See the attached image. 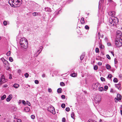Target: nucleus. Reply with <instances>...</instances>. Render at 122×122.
<instances>
[{
  "instance_id": "f257e3e1",
  "label": "nucleus",
  "mask_w": 122,
  "mask_h": 122,
  "mask_svg": "<svg viewBox=\"0 0 122 122\" xmlns=\"http://www.w3.org/2000/svg\"><path fill=\"white\" fill-rule=\"evenodd\" d=\"M21 0H9V3L10 5L13 7L19 6L22 3Z\"/></svg>"
},
{
  "instance_id": "f03ea898",
  "label": "nucleus",
  "mask_w": 122,
  "mask_h": 122,
  "mask_svg": "<svg viewBox=\"0 0 122 122\" xmlns=\"http://www.w3.org/2000/svg\"><path fill=\"white\" fill-rule=\"evenodd\" d=\"M118 18L116 17L111 16L109 19V22L111 26L114 25L118 23Z\"/></svg>"
},
{
  "instance_id": "7ed1b4c3",
  "label": "nucleus",
  "mask_w": 122,
  "mask_h": 122,
  "mask_svg": "<svg viewBox=\"0 0 122 122\" xmlns=\"http://www.w3.org/2000/svg\"><path fill=\"white\" fill-rule=\"evenodd\" d=\"M20 43L21 46L24 48H27L28 46V42L27 40L24 38H21L20 39Z\"/></svg>"
},
{
  "instance_id": "20e7f679",
  "label": "nucleus",
  "mask_w": 122,
  "mask_h": 122,
  "mask_svg": "<svg viewBox=\"0 0 122 122\" xmlns=\"http://www.w3.org/2000/svg\"><path fill=\"white\" fill-rule=\"evenodd\" d=\"M115 44L117 47H121L122 45V40L121 38L116 39L115 41Z\"/></svg>"
},
{
  "instance_id": "39448f33",
  "label": "nucleus",
  "mask_w": 122,
  "mask_h": 122,
  "mask_svg": "<svg viewBox=\"0 0 122 122\" xmlns=\"http://www.w3.org/2000/svg\"><path fill=\"white\" fill-rule=\"evenodd\" d=\"M47 110L48 111L53 114H54L55 113V109L52 106L49 107L47 109Z\"/></svg>"
},
{
  "instance_id": "423d86ee",
  "label": "nucleus",
  "mask_w": 122,
  "mask_h": 122,
  "mask_svg": "<svg viewBox=\"0 0 122 122\" xmlns=\"http://www.w3.org/2000/svg\"><path fill=\"white\" fill-rule=\"evenodd\" d=\"M100 86V84L98 82L93 84L92 86V87L93 89L96 90Z\"/></svg>"
},
{
  "instance_id": "0eeeda50",
  "label": "nucleus",
  "mask_w": 122,
  "mask_h": 122,
  "mask_svg": "<svg viewBox=\"0 0 122 122\" xmlns=\"http://www.w3.org/2000/svg\"><path fill=\"white\" fill-rule=\"evenodd\" d=\"M122 34L121 31L120 30H118L117 32L116 36L118 38H121V37Z\"/></svg>"
},
{
  "instance_id": "6e6552de",
  "label": "nucleus",
  "mask_w": 122,
  "mask_h": 122,
  "mask_svg": "<svg viewBox=\"0 0 122 122\" xmlns=\"http://www.w3.org/2000/svg\"><path fill=\"white\" fill-rule=\"evenodd\" d=\"M117 98H115V99H116L115 102H117V101L116 100L118 101V100H121L122 99V96L119 94H118L117 95Z\"/></svg>"
},
{
  "instance_id": "1a4fd4ad",
  "label": "nucleus",
  "mask_w": 122,
  "mask_h": 122,
  "mask_svg": "<svg viewBox=\"0 0 122 122\" xmlns=\"http://www.w3.org/2000/svg\"><path fill=\"white\" fill-rule=\"evenodd\" d=\"M115 11H109L108 12V15L110 16H114L116 14Z\"/></svg>"
},
{
  "instance_id": "9d476101",
  "label": "nucleus",
  "mask_w": 122,
  "mask_h": 122,
  "mask_svg": "<svg viewBox=\"0 0 122 122\" xmlns=\"http://www.w3.org/2000/svg\"><path fill=\"white\" fill-rule=\"evenodd\" d=\"M12 95H10L7 98L6 100L7 102H9L12 99Z\"/></svg>"
},
{
  "instance_id": "9b49d317",
  "label": "nucleus",
  "mask_w": 122,
  "mask_h": 122,
  "mask_svg": "<svg viewBox=\"0 0 122 122\" xmlns=\"http://www.w3.org/2000/svg\"><path fill=\"white\" fill-rule=\"evenodd\" d=\"M115 86L116 87H117L118 89L119 90H121V88H120L121 86V85L120 83H119L117 84H115Z\"/></svg>"
},
{
  "instance_id": "f8f14e48",
  "label": "nucleus",
  "mask_w": 122,
  "mask_h": 122,
  "mask_svg": "<svg viewBox=\"0 0 122 122\" xmlns=\"http://www.w3.org/2000/svg\"><path fill=\"white\" fill-rule=\"evenodd\" d=\"M7 81V79H5V78H4L2 80V81H0V85H1L2 83H5Z\"/></svg>"
},
{
  "instance_id": "ddd939ff",
  "label": "nucleus",
  "mask_w": 122,
  "mask_h": 122,
  "mask_svg": "<svg viewBox=\"0 0 122 122\" xmlns=\"http://www.w3.org/2000/svg\"><path fill=\"white\" fill-rule=\"evenodd\" d=\"M19 86V85L16 83H15L13 85V86L16 88H18Z\"/></svg>"
},
{
  "instance_id": "4468645a",
  "label": "nucleus",
  "mask_w": 122,
  "mask_h": 122,
  "mask_svg": "<svg viewBox=\"0 0 122 122\" xmlns=\"http://www.w3.org/2000/svg\"><path fill=\"white\" fill-rule=\"evenodd\" d=\"M43 48V47L42 46H41L39 48V49L38 50L37 52H38L40 51V52H41L42 50V49Z\"/></svg>"
},
{
  "instance_id": "2eb2a0df",
  "label": "nucleus",
  "mask_w": 122,
  "mask_h": 122,
  "mask_svg": "<svg viewBox=\"0 0 122 122\" xmlns=\"http://www.w3.org/2000/svg\"><path fill=\"white\" fill-rule=\"evenodd\" d=\"M81 23L82 24H83L84 23V18H82L81 19Z\"/></svg>"
},
{
  "instance_id": "dca6fc26",
  "label": "nucleus",
  "mask_w": 122,
  "mask_h": 122,
  "mask_svg": "<svg viewBox=\"0 0 122 122\" xmlns=\"http://www.w3.org/2000/svg\"><path fill=\"white\" fill-rule=\"evenodd\" d=\"M2 59H4V63L6 65L9 64L8 62L6 60H5L4 58H2Z\"/></svg>"
},
{
  "instance_id": "f3484780",
  "label": "nucleus",
  "mask_w": 122,
  "mask_h": 122,
  "mask_svg": "<svg viewBox=\"0 0 122 122\" xmlns=\"http://www.w3.org/2000/svg\"><path fill=\"white\" fill-rule=\"evenodd\" d=\"M99 47L101 49H103L104 48V46L102 45V44H99Z\"/></svg>"
},
{
  "instance_id": "a211bd4d",
  "label": "nucleus",
  "mask_w": 122,
  "mask_h": 122,
  "mask_svg": "<svg viewBox=\"0 0 122 122\" xmlns=\"http://www.w3.org/2000/svg\"><path fill=\"white\" fill-rule=\"evenodd\" d=\"M24 110L26 112H29L30 111V108L28 107H25V108Z\"/></svg>"
},
{
  "instance_id": "6ab92c4d",
  "label": "nucleus",
  "mask_w": 122,
  "mask_h": 122,
  "mask_svg": "<svg viewBox=\"0 0 122 122\" xmlns=\"http://www.w3.org/2000/svg\"><path fill=\"white\" fill-rule=\"evenodd\" d=\"M6 97V96L5 95H4L1 97V99L2 100H4Z\"/></svg>"
},
{
  "instance_id": "aec40b11",
  "label": "nucleus",
  "mask_w": 122,
  "mask_h": 122,
  "mask_svg": "<svg viewBox=\"0 0 122 122\" xmlns=\"http://www.w3.org/2000/svg\"><path fill=\"white\" fill-rule=\"evenodd\" d=\"M6 66H5L6 67V69L7 70H8L9 69H10V67H9V64H7V65H6Z\"/></svg>"
},
{
  "instance_id": "412c9836",
  "label": "nucleus",
  "mask_w": 122,
  "mask_h": 122,
  "mask_svg": "<svg viewBox=\"0 0 122 122\" xmlns=\"http://www.w3.org/2000/svg\"><path fill=\"white\" fill-rule=\"evenodd\" d=\"M85 55L82 54L81 55L80 57V59L81 61L84 58V57L85 56Z\"/></svg>"
},
{
  "instance_id": "4be33fe9",
  "label": "nucleus",
  "mask_w": 122,
  "mask_h": 122,
  "mask_svg": "<svg viewBox=\"0 0 122 122\" xmlns=\"http://www.w3.org/2000/svg\"><path fill=\"white\" fill-rule=\"evenodd\" d=\"M76 74L75 73H74L71 74V76L72 77H75V76H76Z\"/></svg>"
},
{
  "instance_id": "5701e85b",
  "label": "nucleus",
  "mask_w": 122,
  "mask_h": 122,
  "mask_svg": "<svg viewBox=\"0 0 122 122\" xmlns=\"http://www.w3.org/2000/svg\"><path fill=\"white\" fill-rule=\"evenodd\" d=\"M62 89L61 88H58L57 90V92L58 93H61V90Z\"/></svg>"
},
{
  "instance_id": "b1692460",
  "label": "nucleus",
  "mask_w": 122,
  "mask_h": 122,
  "mask_svg": "<svg viewBox=\"0 0 122 122\" xmlns=\"http://www.w3.org/2000/svg\"><path fill=\"white\" fill-rule=\"evenodd\" d=\"M118 80L116 78H115L113 80V81L114 82H118Z\"/></svg>"
},
{
  "instance_id": "393cba45",
  "label": "nucleus",
  "mask_w": 122,
  "mask_h": 122,
  "mask_svg": "<svg viewBox=\"0 0 122 122\" xmlns=\"http://www.w3.org/2000/svg\"><path fill=\"white\" fill-rule=\"evenodd\" d=\"M32 14L34 16H37L38 15V13L37 12H34Z\"/></svg>"
},
{
  "instance_id": "a878e982",
  "label": "nucleus",
  "mask_w": 122,
  "mask_h": 122,
  "mask_svg": "<svg viewBox=\"0 0 122 122\" xmlns=\"http://www.w3.org/2000/svg\"><path fill=\"white\" fill-rule=\"evenodd\" d=\"M4 78H5L4 76L2 75L0 77V81H2V80Z\"/></svg>"
},
{
  "instance_id": "bb28decb",
  "label": "nucleus",
  "mask_w": 122,
  "mask_h": 122,
  "mask_svg": "<svg viewBox=\"0 0 122 122\" xmlns=\"http://www.w3.org/2000/svg\"><path fill=\"white\" fill-rule=\"evenodd\" d=\"M111 67L109 65H107L106 66V68L107 69H109Z\"/></svg>"
},
{
  "instance_id": "cd10ccee",
  "label": "nucleus",
  "mask_w": 122,
  "mask_h": 122,
  "mask_svg": "<svg viewBox=\"0 0 122 122\" xmlns=\"http://www.w3.org/2000/svg\"><path fill=\"white\" fill-rule=\"evenodd\" d=\"M104 90V89L102 87H100L99 89V91L101 92H102V91H103Z\"/></svg>"
},
{
  "instance_id": "c85d7f7f",
  "label": "nucleus",
  "mask_w": 122,
  "mask_h": 122,
  "mask_svg": "<svg viewBox=\"0 0 122 122\" xmlns=\"http://www.w3.org/2000/svg\"><path fill=\"white\" fill-rule=\"evenodd\" d=\"M114 62L115 64L116 65L118 63V61L117 59L115 58Z\"/></svg>"
},
{
  "instance_id": "c756f323",
  "label": "nucleus",
  "mask_w": 122,
  "mask_h": 122,
  "mask_svg": "<svg viewBox=\"0 0 122 122\" xmlns=\"http://www.w3.org/2000/svg\"><path fill=\"white\" fill-rule=\"evenodd\" d=\"M98 69V66L97 65H95L94 67V69L95 70H97Z\"/></svg>"
},
{
  "instance_id": "7c9ffc66",
  "label": "nucleus",
  "mask_w": 122,
  "mask_h": 122,
  "mask_svg": "<svg viewBox=\"0 0 122 122\" xmlns=\"http://www.w3.org/2000/svg\"><path fill=\"white\" fill-rule=\"evenodd\" d=\"M61 107L63 108H64L65 107V105L64 103L62 104L61 105Z\"/></svg>"
},
{
  "instance_id": "2f4dec72",
  "label": "nucleus",
  "mask_w": 122,
  "mask_h": 122,
  "mask_svg": "<svg viewBox=\"0 0 122 122\" xmlns=\"http://www.w3.org/2000/svg\"><path fill=\"white\" fill-rule=\"evenodd\" d=\"M95 51L96 52V53H98L99 52V50L98 48H96V49Z\"/></svg>"
},
{
  "instance_id": "473e14b6",
  "label": "nucleus",
  "mask_w": 122,
  "mask_h": 122,
  "mask_svg": "<svg viewBox=\"0 0 122 122\" xmlns=\"http://www.w3.org/2000/svg\"><path fill=\"white\" fill-rule=\"evenodd\" d=\"M101 99V98L100 97L99 98V99L98 100L97 99V98H96V101H97V102H99Z\"/></svg>"
},
{
  "instance_id": "72a5a7b5",
  "label": "nucleus",
  "mask_w": 122,
  "mask_h": 122,
  "mask_svg": "<svg viewBox=\"0 0 122 122\" xmlns=\"http://www.w3.org/2000/svg\"><path fill=\"white\" fill-rule=\"evenodd\" d=\"M108 88V86H105L104 87V90L105 91H106Z\"/></svg>"
},
{
  "instance_id": "f704fd0d",
  "label": "nucleus",
  "mask_w": 122,
  "mask_h": 122,
  "mask_svg": "<svg viewBox=\"0 0 122 122\" xmlns=\"http://www.w3.org/2000/svg\"><path fill=\"white\" fill-rule=\"evenodd\" d=\"M10 55V51H8L6 54V55L7 56H9Z\"/></svg>"
},
{
  "instance_id": "c9c22d12",
  "label": "nucleus",
  "mask_w": 122,
  "mask_h": 122,
  "mask_svg": "<svg viewBox=\"0 0 122 122\" xmlns=\"http://www.w3.org/2000/svg\"><path fill=\"white\" fill-rule=\"evenodd\" d=\"M101 80L102 81H104L105 80V79L103 77H101Z\"/></svg>"
},
{
  "instance_id": "e433bc0d",
  "label": "nucleus",
  "mask_w": 122,
  "mask_h": 122,
  "mask_svg": "<svg viewBox=\"0 0 122 122\" xmlns=\"http://www.w3.org/2000/svg\"><path fill=\"white\" fill-rule=\"evenodd\" d=\"M85 28L86 30H88L89 29V27L88 25H86L85 26Z\"/></svg>"
},
{
  "instance_id": "4c0bfd02",
  "label": "nucleus",
  "mask_w": 122,
  "mask_h": 122,
  "mask_svg": "<svg viewBox=\"0 0 122 122\" xmlns=\"http://www.w3.org/2000/svg\"><path fill=\"white\" fill-rule=\"evenodd\" d=\"M60 85L61 86H63L65 85V84L63 82H61L60 83Z\"/></svg>"
},
{
  "instance_id": "58836bf2",
  "label": "nucleus",
  "mask_w": 122,
  "mask_h": 122,
  "mask_svg": "<svg viewBox=\"0 0 122 122\" xmlns=\"http://www.w3.org/2000/svg\"><path fill=\"white\" fill-rule=\"evenodd\" d=\"M71 117L73 118H74V114L73 112L71 114Z\"/></svg>"
},
{
  "instance_id": "ea45409f",
  "label": "nucleus",
  "mask_w": 122,
  "mask_h": 122,
  "mask_svg": "<svg viewBox=\"0 0 122 122\" xmlns=\"http://www.w3.org/2000/svg\"><path fill=\"white\" fill-rule=\"evenodd\" d=\"M29 76V74L27 73H26L25 74V77L27 78Z\"/></svg>"
},
{
  "instance_id": "a19ab883",
  "label": "nucleus",
  "mask_w": 122,
  "mask_h": 122,
  "mask_svg": "<svg viewBox=\"0 0 122 122\" xmlns=\"http://www.w3.org/2000/svg\"><path fill=\"white\" fill-rule=\"evenodd\" d=\"M70 109L69 107H66V110L67 112H69L70 111Z\"/></svg>"
},
{
  "instance_id": "79ce46f5",
  "label": "nucleus",
  "mask_w": 122,
  "mask_h": 122,
  "mask_svg": "<svg viewBox=\"0 0 122 122\" xmlns=\"http://www.w3.org/2000/svg\"><path fill=\"white\" fill-rule=\"evenodd\" d=\"M9 60L11 62H12L13 61V59L12 57H10L9 58Z\"/></svg>"
},
{
  "instance_id": "37998d69",
  "label": "nucleus",
  "mask_w": 122,
  "mask_h": 122,
  "mask_svg": "<svg viewBox=\"0 0 122 122\" xmlns=\"http://www.w3.org/2000/svg\"><path fill=\"white\" fill-rule=\"evenodd\" d=\"M3 24L4 25H7V21H4L3 22Z\"/></svg>"
},
{
  "instance_id": "c03bdc74",
  "label": "nucleus",
  "mask_w": 122,
  "mask_h": 122,
  "mask_svg": "<svg viewBox=\"0 0 122 122\" xmlns=\"http://www.w3.org/2000/svg\"><path fill=\"white\" fill-rule=\"evenodd\" d=\"M37 52L36 53H35L34 54V56H37L40 54V52H39L38 53Z\"/></svg>"
},
{
  "instance_id": "a18cd8bd",
  "label": "nucleus",
  "mask_w": 122,
  "mask_h": 122,
  "mask_svg": "<svg viewBox=\"0 0 122 122\" xmlns=\"http://www.w3.org/2000/svg\"><path fill=\"white\" fill-rule=\"evenodd\" d=\"M62 122H65L66 121V119L65 117H63L62 119Z\"/></svg>"
},
{
  "instance_id": "49530a36",
  "label": "nucleus",
  "mask_w": 122,
  "mask_h": 122,
  "mask_svg": "<svg viewBox=\"0 0 122 122\" xmlns=\"http://www.w3.org/2000/svg\"><path fill=\"white\" fill-rule=\"evenodd\" d=\"M35 83L36 84H38L39 83V82L38 80H36L35 81Z\"/></svg>"
},
{
  "instance_id": "de8ad7c7",
  "label": "nucleus",
  "mask_w": 122,
  "mask_h": 122,
  "mask_svg": "<svg viewBox=\"0 0 122 122\" xmlns=\"http://www.w3.org/2000/svg\"><path fill=\"white\" fill-rule=\"evenodd\" d=\"M31 118L32 119H34L35 118V116L33 115H31Z\"/></svg>"
},
{
  "instance_id": "09e8293b",
  "label": "nucleus",
  "mask_w": 122,
  "mask_h": 122,
  "mask_svg": "<svg viewBox=\"0 0 122 122\" xmlns=\"http://www.w3.org/2000/svg\"><path fill=\"white\" fill-rule=\"evenodd\" d=\"M112 77V76L111 74L109 75L107 77H108L110 78H111Z\"/></svg>"
},
{
  "instance_id": "8fccbe9b",
  "label": "nucleus",
  "mask_w": 122,
  "mask_h": 122,
  "mask_svg": "<svg viewBox=\"0 0 122 122\" xmlns=\"http://www.w3.org/2000/svg\"><path fill=\"white\" fill-rule=\"evenodd\" d=\"M107 58L109 59H111V58L110 56L108 55H107Z\"/></svg>"
},
{
  "instance_id": "3c124183",
  "label": "nucleus",
  "mask_w": 122,
  "mask_h": 122,
  "mask_svg": "<svg viewBox=\"0 0 122 122\" xmlns=\"http://www.w3.org/2000/svg\"><path fill=\"white\" fill-rule=\"evenodd\" d=\"M98 38L99 39H100V33L99 32H98Z\"/></svg>"
},
{
  "instance_id": "603ef678",
  "label": "nucleus",
  "mask_w": 122,
  "mask_h": 122,
  "mask_svg": "<svg viewBox=\"0 0 122 122\" xmlns=\"http://www.w3.org/2000/svg\"><path fill=\"white\" fill-rule=\"evenodd\" d=\"M22 121L21 119H18L17 120V122H22Z\"/></svg>"
},
{
  "instance_id": "864d4df0",
  "label": "nucleus",
  "mask_w": 122,
  "mask_h": 122,
  "mask_svg": "<svg viewBox=\"0 0 122 122\" xmlns=\"http://www.w3.org/2000/svg\"><path fill=\"white\" fill-rule=\"evenodd\" d=\"M61 97L63 99H64L65 98V96L64 95H62L61 96Z\"/></svg>"
},
{
  "instance_id": "5fc2aeb1",
  "label": "nucleus",
  "mask_w": 122,
  "mask_h": 122,
  "mask_svg": "<svg viewBox=\"0 0 122 122\" xmlns=\"http://www.w3.org/2000/svg\"><path fill=\"white\" fill-rule=\"evenodd\" d=\"M48 91L49 92H51V88H49L48 89Z\"/></svg>"
},
{
  "instance_id": "6e6d98bb",
  "label": "nucleus",
  "mask_w": 122,
  "mask_h": 122,
  "mask_svg": "<svg viewBox=\"0 0 122 122\" xmlns=\"http://www.w3.org/2000/svg\"><path fill=\"white\" fill-rule=\"evenodd\" d=\"M22 102L23 104H25L26 103L25 102L24 100H23L22 101Z\"/></svg>"
},
{
  "instance_id": "4d7b16f0",
  "label": "nucleus",
  "mask_w": 122,
  "mask_h": 122,
  "mask_svg": "<svg viewBox=\"0 0 122 122\" xmlns=\"http://www.w3.org/2000/svg\"><path fill=\"white\" fill-rule=\"evenodd\" d=\"M98 65L101 66L102 65V63L101 62H99L98 63Z\"/></svg>"
},
{
  "instance_id": "13d9d810",
  "label": "nucleus",
  "mask_w": 122,
  "mask_h": 122,
  "mask_svg": "<svg viewBox=\"0 0 122 122\" xmlns=\"http://www.w3.org/2000/svg\"><path fill=\"white\" fill-rule=\"evenodd\" d=\"M12 78V76L11 75H10L9 76V78L10 79H11Z\"/></svg>"
},
{
  "instance_id": "bf43d9fd",
  "label": "nucleus",
  "mask_w": 122,
  "mask_h": 122,
  "mask_svg": "<svg viewBox=\"0 0 122 122\" xmlns=\"http://www.w3.org/2000/svg\"><path fill=\"white\" fill-rule=\"evenodd\" d=\"M45 75L44 74H42V77L43 78L45 77Z\"/></svg>"
},
{
  "instance_id": "052dcab7",
  "label": "nucleus",
  "mask_w": 122,
  "mask_h": 122,
  "mask_svg": "<svg viewBox=\"0 0 122 122\" xmlns=\"http://www.w3.org/2000/svg\"><path fill=\"white\" fill-rule=\"evenodd\" d=\"M7 85H5L3 86V87H7Z\"/></svg>"
},
{
  "instance_id": "680f3d73",
  "label": "nucleus",
  "mask_w": 122,
  "mask_h": 122,
  "mask_svg": "<svg viewBox=\"0 0 122 122\" xmlns=\"http://www.w3.org/2000/svg\"><path fill=\"white\" fill-rule=\"evenodd\" d=\"M111 53L114 56V52L113 51H111Z\"/></svg>"
},
{
  "instance_id": "e2e57ef3",
  "label": "nucleus",
  "mask_w": 122,
  "mask_h": 122,
  "mask_svg": "<svg viewBox=\"0 0 122 122\" xmlns=\"http://www.w3.org/2000/svg\"><path fill=\"white\" fill-rule=\"evenodd\" d=\"M94 122L93 121H92L91 120H89L87 122Z\"/></svg>"
},
{
  "instance_id": "0e129e2a",
  "label": "nucleus",
  "mask_w": 122,
  "mask_h": 122,
  "mask_svg": "<svg viewBox=\"0 0 122 122\" xmlns=\"http://www.w3.org/2000/svg\"><path fill=\"white\" fill-rule=\"evenodd\" d=\"M120 112L121 115H122V110H120Z\"/></svg>"
},
{
  "instance_id": "69168bd1",
  "label": "nucleus",
  "mask_w": 122,
  "mask_h": 122,
  "mask_svg": "<svg viewBox=\"0 0 122 122\" xmlns=\"http://www.w3.org/2000/svg\"><path fill=\"white\" fill-rule=\"evenodd\" d=\"M120 108L121 109H122V105L121 106V107Z\"/></svg>"
},
{
  "instance_id": "338daca9",
  "label": "nucleus",
  "mask_w": 122,
  "mask_h": 122,
  "mask_svg": "<svg viewBox=\"0 0 122 122\" xmlns=\"http://www.w3.org/2000/svg\"><path fill=\"white\" fill-rule=\"evenodd\" d=\"M18 71L19 72H20L21 71V70H18Z\"/></svg>"
},
{
  "instance_id": "774afa93",
  "label": "nucleus",
  "mask_w": 122,
  "mask_h": 122,
  "mask_svg": "<svg viewBox=\"0 0 122 122\" xmlns=\"http://www.w3.org/2000/svg\"><path fill=\"white\" fill-rule=\"evenodd\" d=\"M29 103L30 104L29 105V104H28V105L29 106H30V103L29 102Z\"/></svg>"
}]
</instances>
